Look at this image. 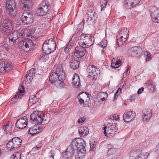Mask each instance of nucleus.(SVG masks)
I'll return each instance as SVG.
<instances>
[{
    "label": "nucleus",
    "mask_w": 159,
    "mask_h": 159,
    "mask_svg": "<svg viewBox=\"0 0 159 159\" xmlns=\"http://www.w3.org/2000/svg\"><path fill=\"white\" fill-rule=\"evenodd\" d=\"M144 89L143 87L141 88L140 89H139L137 92V93L138 94H139L141 93L144 90Z\"/></svg>",
    "instance_id": "nucleus-57"
},
{
    "label": "nucleus",
    "mask_w": 159,
    "mask_h": 159,
    "mask_svg": "<svg viewBox=\"0 0 159 159\" xmlns=\"http://www.w3.org/2000/svg\"><path fill=\"white\" fill-rule=\"evenodd\" d=\"M107 97L108 95L107 93L101 92L98 93L97 98H95L94 101L99 104H101L103 102L106 101Z\"/></svg>",
    "instance_id": "nucleus-19"
},
{
    "label": "nucleus",
    "mask_w": 159,
    "mask_h": 159,
    "mask_svg": "<svg viewBox=\"0 0 159 159\" xmlns=\"http://www.w3.org/2000/svg\"><path fill=\"white\" fill-rule=\"evenodd\" d=\"M3 22L4 25H6L7 24H8L9 22V20L7 18H5V19H3Z\"/></svg>",
    "instance_id": "nucleus-53"
},
{
    "label": "nucleus",
    "mask_w": 159,
    "mask_h": 159,
    "mask_svg": "<svg viewBox=\"0 0 159 159\" xmlns=\"http://www.w3.org/2000/svg\"><path fill=\"white\" fill-rule=\"evenodd\" d=\"M12 128L11 125H10L9 124H7L5 126L4 128V130L6 133H10L11 130Z\"/></svg>",
    "instance_id": "nucleus-41"
},
{
    "label": "nucleus",
    "mask_w": 159,
    "mask_h": 159,
    "mask_svg": "<svg viewBox=\"0 0 159 159\" xmlns=\"http://www.w3.org/2000/svg\"><path fill=\"white\" fill-rule=\"evenodd\" d=\"M24 92V88L23 86H20L17 93L15 95V98L16 99L20 98Z\"/></svg>",
    "instance_id": "nucleus-31"
},
{
    "label": "nucleus",
    "mask_w": 159,
    "mask_h": 159,
    "mask_svg": "<svg viewBox=\"0 0 159 159\" xmlns=\"http://www.w3.org/2000/svg\"><path fill=\"white\" fill-rule=\"evenodd\" d=\"M86 51L85 48H83L78 45L75 48L74 55L77 58H81L85 55Z\"/></svg>",
    "instance_id": "nucleus-16"
},
{
    "label": "nucleus",
    "mask_w": 159,
    "mask_h": 159,
    "mask_svg": "<svg viewBox=\"0 0 159 159\" xmlns=\"http://www.w3.org/2000/svg\"><path fill=\"white\" fill-rule=\"evenodd\" d=\"M1 46H2V47H5V43L4 42H2V43L0 44Z\"/></svg>",
    "instance_id": "nucleus-64"
},
{
    "label": "nucleus",
    "mask_w": 159,
    "mask_h": 159,
    "mask_svg": "<svg viewBox=\"0 0 159 159\" xmlns=\"http://www.w3.org/2000/svg\"><path fill=\"white\" fill-rule=\"evenodd\" d=\"M21 18L23 22L26 24H29L32 22L33 15L30 13L25 12L23 13Z\"/></svg>",
    "instance_id": "nucleus-15"
},
{
    "label": "nucleus",
    "mask_w": 159,
    "mask_h": 159,
    "mask_svg": "<svg viewBox=\"0 0 159 159\" xmlns=\"http://www.w3.org/2000/svg\"><path fill=\"white\" fill-rule=\"evenodd\" d=\"M1 28L2 29V33L5 34L9 33L10 32V28L8 27V25H2L1 26Z\"/></svg>",
    "instance_id": "nucleus-33"
},
{
    "label": "nucleus",
    "mask_w": 159,
    "mask_h": 159,
    "mask_svg": "<svg viewBox=\"0 0 159 159\" xmlns=\"http://www.w3.org/2000/svg\"><path fill=\"white\" fill-rule=\"evenodd\" d=\"M111 159H118V157L117 155H115L113 156Z\"/></svg>",
    "instance_id": "nucleus-63"
},
{
    "label": "nucleus",
    "mask_w": 159,
    "mask_h": 159,
    "mask_svg": "<svg viewBox=\"0 0 159 159\" xmlns=\"http://www.w3.org/2000/svg\"><path fill=\"white\" fill-rule=\"evenodd\" d=\"M142 118L143 121L149 120L152 117L151 110L149 109H144L142 111Z\"/></svg>",
    "instance_id": "nucleus-20"
},
{
    "label": "nucleus",
    "mask_w": 159,
    "mask_h": 159,
    "mask_svg": "<svg viewBox=\"0 0 159 159\" xmlns=\"http://www.w3.org/2000/svg\"><path fill=\"white\" fill-rule=\"evenodd\" d=\"M70 55L69 53H64L63 54V56L62 57L63 59L64 60H65L67 59L70 57Z\"/></svg>",
    "instance_id": "nucleus-50"
},
{
    "label": "nucleus",
    "mask_w": 159,
    "mask_h": 159,
    "mask_svg": "<svg viewBox=\"0 0 159 159\" xmlns=\"http://www.w3.org/2000/svg\"><path fill=\"white\" fill-rule=\"evenodd\" d=\"M79 133L81 137H84L87 135L89 133V129L86 127H81L79 128Z\"/></svg>",
    "instance_id": "nucleus-27"
},
{
    "label": "nucleus",
    "mask_w": 159,
    "mask_h": 159,
    "mask_svg": "<svg viewBox=\"0 0 159 159\" xmlns=\"http://www.w3.org/2000/svg\"><path fill=\"white\" fill-rule=\"evenodd\" d=\"M20 154L18 152H15L11 157V159H20Z\"/></svg>",
    "instance_id": "nucleus-46"
},
{
    "label": "nucleus",
    "mask_w": 159,
    "mask_h": 159,
    "mask_svg": "<svg viewBox=\"0 0 159 159\" xmlns=\"http://www.w3.org/2000/svg\"><path fill=\"white\" fill-rule=\"evenodd\" d=\"M124 5L126 8L129 9H131L135 6L130 0H125L124 1Z\"/></svg>",
    "instance_id": "nucleus-34"
},
{
    "label": "nucleus",
    "mask_w": 159,
    "mask_h": 159,
    "mask_svg": "<svg viewBox=\"0 0 159 159\" xmlns=\"http://www.w3.org/2000/svg\"><path fill=\"white\" fill-rule=\"evenodd\" d=\"M97 141L96 140H92L90 141V148L93 150L96 146Z\"/></svg>",
    "instance_id": "nucleus-40"
},
{
    "label": "nucleus",
    "mask_w": 159,
    "mask_h": 159,
    "mask_svg": "<svg viewBox=\"0 0 159 159\" xmlns=\"http://www.w3.org/2000/svg\"><path fill=\"white\" fill-rule=\"evenodd\" d=\"M29 133L32 135H34L37 133L39 132L38 129L37 125H34L33 127L30 128L29 130Z\"/></svg>",
    "instance_id": "nucleus-35"
},
{
    "label": "nucleus",
    "mask_w": 159,
    "mask_h": 159,
    "mask_svg": "<svg viewBox=\"0 0 159 159\" xmlns=\"http://www.w3.org/2000/svg\"><path fill=\"white\" fill-rule=\"evenodd\" d=\"M62 80H58L54 83V85L59 88H63L64 87L65 84L63 82Z\"/></svg>",
    "instance_id": "nucleus-38"
},
{
    "label": "nucleus",
    "mask_w": 159,
    "mask_h": 159,
    "mask_svg": "<svg viewBox=\"0 0 159 159\" xmlns=\"http://www.w3.org/2000/svg\"><path fill=\"white\" fill-rule=\"evenodd\" d=\"M32 5V1L30 0H23L21 6H23L24 9L28 10L30 8Z\"/></svg>",
    "instance_id": "nucleus-28"
},
{
    "label": "nucleus",
    "mask_w": 159,
    "mask_h": 159,
    "mask_svg": "<svg viewBox=\"0 0 159 159\" xmlns=\"http://www.w3.org/2000/svg\"><path fill=\"white\" fill-rule=\"evenodd\" d=\"M141 52V49L137 47H134L129 50V54L131 56H136L140 54Z\"/></svg>",
    "instance_id": "nucleus-25"
},
{
    "label": "nucleus",
    "mask_w": 159,
    "mask_h": 159,
    "mask_svg": "<svg viewBox=\"0 0 159 159\" xmlns=\"http://www.w3.org/2000/svg\"><path fill=\"white\" fill-rule=\"evenodd\" d=\"M123 124L118 123H108L104 128V132L107 137L113 136L117 132H119L124 129L125 127Z\"/></svg>",
    "instance_id": "nucleus-1"
},
{
    "label": "nucleus",
    "mask_w": 159,
    "mask_h": 159,
    "mask_svg": "<svg viewBox=\"0 0 159 159\" xmlns=\"http://www.w3.org/2000/svg\"><path fill=\"white\" fill-rule=\"evenodd\" d=\"M86 97L87 93H86L82 92L79 94L78 96V98L80 104H83V105L86 104Z\"/></svg>",
    "instance_id": "nucleus-26"
},
{
    "label": "nucleus",
    "mask_w": 159,
    "mask_h": 159,
    "mask_svg": "<svg viewBox=\"0 0 159 159\" xmlns=\"http://www.w3.org/2000/svg\"><path fill=\"white\" fill-rule=\"evenodd\" d=\"M107 41L105 39H104V40H103L102 41H101L98 44V45H99L102 48H104L107 46Z\"/></svg>",
    "instance_id": "nucleus-48"
},
{
    "label": "nucleus",
    "mask_w": 159,
    "mask_h": 159,
    "mask_svg": "<svg viewBox=\"0 0 159 159\" xmlns=\"http://www.w3.org/2000/svg\"><path fill=\"white\" fill-rule=\"evenodd\" d=\"M156 151L157 153H159V143L156 147Z\"/></svg>",
    "instance_id": "nucleus-61"
},
{
    "label": "nucleus",
    "mask_w": 159,
    "mask_h": 159,
    "mask_svg": "<svg viewBox=\"0 0 159 159\" xmlns=\"http://www.w3.org/2000/svg\"><path fill=\"white\" fill-rule=\"evenodd\" d=\"M76 152H77L78 158L80 159L84 156L86 149L85 143L83 139L77 138L73 140L70 144Z\"/></svg>",
    "instance_id": "nucleus-2"
},
{
    "label": "nucleus",
    "mask_w": 159,
    "mask_h": 159,
    "mask_svg": "<svg viewBox=\"0 0 159 159\" xmlns=\"http://www.w3.org/2000/svg\"><path fill=\"white\" fill-rule=\"evenodd\" d=\"M119 90H117V91L116 92L115 94V96H114V99H116V97H117L118 94H119Z\"/></svg>",
    "instance_id": "nucleus-59"
},
{
    "label": "nucleus",
    "mask_w": 159,
    "mask_h": 159,
    "mask_svg": "<svg viewBox=\"0 0 159 159\" xmlns=\"http://www.w3.org/2000/svg\"><path fill=\"white\" fill-rule=\"evenodd\" d=\"M7 11L11 16H15L16 14L17 8L15 2L14 0H10L6 3Z\"/></svg>",
    "instance_id": "nucleus-8"
},
{
    "label": "nucleus",
    "mask_w": 159,
    "mask_h": 159,
    "mask_svg": "<svg viewBox=\"0 0 159 159\" xmlns=\"http://www.w3.org/2000/svg\"><path fill=\"white\" fill-rule=\"evenodd\" d=\"M41 124V123L39 124L38 123V124H37V125L38 126V131H39L40 130H41L43 127V124L40 125V126H39V124L40 125Z\"/></svg>",
    "instance_id": "nucleus-56"
},
{
    "label": "nucleus",
    "mask_w": 159,
    "mask_h": 159,
    "mask_svg": "<svg viewBox=\"0 0 159 159\" xmlns=\"http://www.w3.org/2000/svg\"><path fill=\"white\" fill-rule=\"evenodd\" d=\"M107 1L106 0H102L100 2L101 11L104 10L106 7L107 3Z\"/></svg>",
    "instance_id": "nucleus-44"
},
{
    "label": "nucleus",
    "mask_w": 159,
    "mask_h": 159,
    "mask_svg": "<svg viewBox=\"0 0 159 159\" xmlns=\"http://www.w3.org/2000/svg\"><path fill=\"white\" fill-rule=\"evenodd\" d=\"M20 33H18L17 31H14L10 34L9 36V41L10 45H13L15 43L16 40L20 36Z\"/></svg>",
    "instance_id": "nucleus-22"
},
{
    "label": "nucleus",
    "mask_w": 159,
    "mask_h": 159,
    "mask_svg": "<svg viewBox=\"0 0 159 159\" xmlns=\"http://www.w3.org/2000/svg\"><path fill=\"white\" fill-rule=\"evenodd\" d=\"M87 72L89 74V76H93L95 78L96 76L98 75L99 71L96 67L93 66H89L87 69Z\"/></svg>",
    "instance_id": "nucleus-18"
},
{
    "label": "nucleus",
    "mask_w": 159,
    "mask_h": 159,
    "mask_svg": "<svg viewBox=\"0 0 159 159\" xmlns=\"http://www.w3.org/2000/svg\"><path fill=\"white\" fill-rule=\"evenodd\" d=\"M72 47L71 43H69L68 45L64 48V53H69V52Z\"/></svg>",
    "instance_id": "nucleus-47"
},
{
    "label": "nucleus",
    "mask_w": 159,
    "mask_h": 159,
    "mask_svg": "<svg viewBox=\"0 0 159 159\" xmlns=\"http://www.w3.org/2000/svg\"><path fill=\"white\" fill-rule=\"evenodd\" d=\"M35 29L33 26H30L28 29H25L21 33L22 37L24 39H30L32 34L35 32Z\"/></svg>",
    "instance_id": "nucleus-10"
},
{
    "label": "nucleus",
    "mask_w": 159,
    "mask_h": 159,
    "mask_svg": "<svg viewBox=\"0 0 159 159\" xmlns=\"http://www.w3.org/2000/svg\"><path fill=\"white\" fill-rule=\"evenodd\" d=\"M73 85L75 86L79 87L81 85L80 84V80L79 76L77 75H75L72 78Z\"/></svg>",
    "instance_id": "nucleus-29"
},
{
    "label": "nucleus",
    "mask_w": 159,
    "mask_h": 159,
    "mask_svg": "<svg viewBox=\"0 0 159 159\" xmlns=\"http://www.w3.org/2000/svg\"><path fill=\"white\" fill-rule=\"evenodd\" d=\"M148 155V152H142L138 149H134L130 154V159H147Z\"/></svg>",
    "instance_id": "nucleus-6"
},
{
    "label": "nucleus",
    "mask_w": 159,
    "mask_h": 159,
    "mask_svg": "<svg viewBox=\"0 0 159 159\" xmlns=\"http://www.w3.org/2000/svg\"><path fill=\"white\" fill-rule=\"evenodd\" d=\"M85 120V118L84 117H81L78 120V123L79 124L82 123Z\"/></svg>",
    "instance_id": "nucleus-54"
},
{
    "label": "nucleus",
    "mask_w": 159,
    "mask_h": 159,
    "mask_svg": "<svg viewBox=\"0 0 159 159\" xmlns=\"http://www.w3.org/2000/svg\"><path fill=\"white\" fill-rule=\"evenodd\" d=\"M56 45L55 42L52 39L46 40L42 45V50L44 53L49 54L56 49Z\"/></svg>",
    "instance_id": "nucleus-4"
},
{
    "label": "nucleus",
    "mask_w": 159,
    "mask_h": 159,
    "mask_svg": "<svg viewBox=\"0 0 159 159\" xmlns=\"http://www.w3.org/2000/svg\"><path fill=\"white\" fill-rule=\"evenodd\" d=\"M45 114L43 113H39L38 111H34L30 115V120L39 124L41 123L44 120Z\"/></svg>",
    "instance_id": "nucleus-9"
},
{
    "label": "nucleus",
    "mask_w": 159,
    "mask_h": 159,
    "mask_svg": "<svg viewBox=\"0 0 159 159\" xmlns=\"http://www.w3.org/2000/svg\"><path fill=\"white\" fill-rule=\"evenodd\" d=\"M91 19V17L90 16V15H89V13L88 14V18L87 20L88 22H92V20Z\"/></svg>",
    "instance_id": "nucleus-58"
},
{
    "label": "nucleus",
    "mask_w": 159,
    "mask_h": 159,
    "mask_svg": "<svg viewBox=\"0 0 159 159\" xmlns=\"http://www.w3.org/2000/svg\"><path fill=\"white\" fill-rule=\"evenodd\" d=\"M135 113L134 111H126L123 115V120L125 122H129L135 118Z\"/></svg>",
    "instance_id": "nucleus-12"
},
{
    "label": "nucleus",
    "mask_w": 159,
    "mask_h": 159,
    "mask_svg": "<svg viewBox=\"0 0 159 159\" xmlns=\"http://www.w3.org/2000/svg\"><path fill=\"white\" fill-rule=\"evenodd\" d=\"M127 32V28H124V29L120 31V33L124 34H126V35H128Z\"/></svg>",
    "instance_id": "nucleus-52"
},
{
    "label": "nucleus",
    "mask_w": 159,
    "mask_h": 159,
    "mask_svg": "<svg viewBox=\"0 0 159 159\" xmlns=\"http://www.w3.org/2000/svg\"><path fill=\"white\" fill-rule=\"evenodd\" d=\"M107 148L108 149L107 153L109 155H113L116 152V149L113 148L112 146L110 144L108 145Z\"/></svg>",
    "instance_id": "nucleus-37"
},
{
    "label": "nucleus",
    "mask_w": 159,
    "mask_h": 159,
    "mask_svg": "<svg viewBox=\"0 0 159 159\" xmlns=\"http://www.w3.org/2000/svg\"><path fill=\"white\" fill-rule=\"evenodd\" d=\"M125 80H124L123 79L121 80V82L120 83V84L121 85H122V86L123 87L124 85L125 84Z\"/></svg>",
    "instance_id": "nucleus-60"
},
{
    "label": "nucleus",
    "mask_w": 159,
    "mask_h": 159,
    "mask_svg": "<svg viewBox=\"0 0 159 159\" xmlns=\"http://www.w3.org/2000/svg\"><path fill=\"white\" fill-rule=\"evenodd\" d=\"M64 72L63 71V66L62 64L58 65L56 68V73L52 72L50 75L49 80L52 84H54L55 82L58 80H65Z\"/></svg>",
    "instance_id": "nucleus-3"
},
{
    "label": "nucleus",
    "mask_w": 159,
    "mask_h": 159,
    "mask_svg": "<svg viewBox=\"0 0 159 159\" xmlns=\"http://www.w3.org/2000/svg\"><path fill=\"white\" fill-rule=\"evenodd\" d=\"M49 10V4L46 1L42 2L39 6L37 11V14L42 16L46 14Z\"/></svg>",
    "instance_id": "nucleus-7"
},
{
    "label": "nucleus",
    "mask_w": 159,
    "mask_h": 159,
    "mask_svg": "<svg viewBox=\"0 0 159 159\" xmlns=\"http://www.w3.org/2000/svg\"><path fill=\"white\" fill-rule=\"evenodd\" d=\"M152 20L155 23H159V9L156 7H152L150 9Z\"/></svg>",
    "instance_id": "nucleus-13"
},
{
    "label": "nucleus",
    "mask_w": 159,
    "mask_h": 159,
    "mask_svg": "<svg viewBox=\"0 0 159 159\" xmlns=\"http://www.w3.org/2000/svg\"><path fill=\"white\" fill-rule=\"evenodd\" d=\"M144 54L146 56V61H149L151 59V54L148 52H146Z\"/></svg>",
    "instance_id": "nucleus-51"
},
{
    "label": "nucleus",
    "mask_w": 159,
    "mask_h": 159,
    "mask_svg": "<svg viewBox=\"0 0 159 159\" xmlns=\"http://www.w3.org/2000/svg\"><path fill=\"white\" fill-rule=\"evenodd\" d=\"M50 152L52 155L51 156V157H52L53 158H54V155L53 154V150H51L50 151Z\"/></svg>",
    "instance_id": "nucleus-62"
},
{
    "label": "nucleus",
    "mask_w": 159,
    "mask_h": 159,
    "mask_svg": "<svg viewBox=\"0 0 159 159\" xmlns=\"http://www.w3.org/2000/svg\"><path fill=\"white\" fill-rule=\"evenodd\" d=\"M118 115L117 114H113L112 115L110 116L109 119L110 120H116L118 119Z\"/></svg>",
    "instance_id": "nucleus-49"
},
{
    "label": "nucleus",
    "mask_w": 159,
    "mask_h": 159,
    "mask_svg": "<svg viewBox=\"0 0 159 159\" xmlns=\"http://www.w3.org/2000/svg\"><path fill=\"white\" fill-rule=\"evenodd\" d=\"M27 125L26 119L20 118L18 119L16 124V126L18 128L23 129L25 128Z\"/></svg>",
    "instance_id": "nucleus-21"
},
{
    "label": "nucleus",
    "mask_w": 159,
    "mask_h": 159,
    "mask_svg": "<svg viewBox=\"0 0 159 159\" xmlns=\"http://www.w3.org/2000/svg\"><path fill=\"white\" fill-rule=\"evenodd\" d=\"M72 147L71 145H70L66 151L62 152V155L65 159H70L73 154L76 157H78L77 152H76L75 150Z\"/></svg>",
    "instance_id": "nucleus-11"
},
{
    "label": "nucleus",
    "mask_w": 159,
    "mask_h": 159,
    "mask_svg": "<svg viewBox=\"0 0 159 159\" xmlns=\"http://www.w3.org/2000/svg\"><path fill=\"white\" fill-rule=\"evenodd\" d=\"M79 62L77 60L72 59L70 62V67L73 70H76L79 67Z\"/></svg>",
    "instance_id": "nucleus-30"
},
{
    "label": "nucleus",
    "mask_w": 159,
    "mask_h": 159,
    "mask_svg": "<svg viewBox=\"0 0 159 159\" xmlns=\"http://www.w3.org/2000/svg\"><path fill=\"white\" fill-rule=\"evenodd\" d=\"M19 47L26 52L28 51L32 47L33 43L31 40L27 42L20 41L18 43Z\"/></svg>",
    "instance_id": "nucleus-14"
},
{
    "label": "nucleus",
    "mask_w": 159,
    "mask_h": 159,
    "mask_svg": "<svg viewBox=\"0 0 159 159\" xmlns=\"http://www.w3.org/2000/svg\"><path fill=\"white\" fill-rule=\"evenodd\" d=\"M89 15H90V16L91 17V19L92 20V22H93L97 18V15L94 12L91 11L89 12Z\"/></svg>",
    "instance_id": "nucleus-45"
},
{
    "label": "nucleus",
    "mask_w": 159,
    "mask_h": 159,
    "mask_svg": "<svg viewBox=\"0 0 159 159\" xmlns=\"http://www.w3.org/2000/svg\"><path fill=\"white\" fill-rule=\"evenodd\" d=\"M11 69V65L8 62L4 61L0 64V72H2L4 71L5 72L8 71Z\"/></svg>",
    "instance_id": "nucleus-24"
},
{
    "label": "nucleus",
    "mask_w": 159,
    "mask_h": 159,
    "mask_svg": "<svg viewBox=\"0 0 159 159\" xmlns=\"http://www.w3.org/2000/svg\"><path fill=\"white\" fill-rule=\"evenodd\" d=\"M121 61L120 59L116 60L114 59V61L112 60L111 62V66L113 68H116L119 67L121 65Z\"/></svg>",
    "instance_id": "nucleus-32"
},
{
    "label": "nucleus",
    "mask_w": 159,
    "mask_h": 159,
    "mask_svg": "<svg viewBox=\"0 0 159 159\" xmlns=\"http://www.w3.org/2000/svg\"><path fill=\"white\" fill-rule=\"evenodd\" d=\"M87 37V34H81L80 36L79 39L78 40V45L79 46H83V44H84V39H85V38Z\"/></svg>",
    "instance_id": "nucleus-36"
},
{
    "label": "nucleus",
    "mask_w": 159,
    "mask_h": 159,
    "mask_svg": "<svg viewBox=\"0 0 159 159\" xmlns=\"http://www.w3.org/2000/svg\"><path fill=\"white\" fill-rule=\"evenodd\" d=\"M132 2V4H134V6L137 4L140 1V0H130Z\"/></svg>",
    "instance_id": "nucleus-55"
},
{
    "label": "nucleus",
    "mask_w": 159,
    "mask_h": 159,
    "mask_svg": "<svg viewBox=\"0 0 159 159\" xmlns=\"http://www.w3.org/2000/svg\"><path fill=\"white\" fill-rule=\"evenodd\" d=\"M35 75V70L32 69L28 72L26 77L25 80V81L26 84H30L31 81Z\"/></svg>",
    "instance_id": "nucleus-23"
},
{
    "label": "nucleus",
    "mask_w": 159,
    "mask_h": 159,
    "mask_svg": "<svg viewBox=\"0 0 159 159\" xmlns=\"http://www.w3.org/2000/svg\"><path fill=\"white\" fill-rule=\"evenodd\" d=\"M94 39L89 34H87V37L84 39V44L82 47L83 48H88L91 46L93 43Z\"/></svg>",
    "instance_id": "nucleus-17"
},
{
    "label": "nucleus",
    "mask_w": 159,
    "mask_h": 159,
    "mask_svg": "<svg viewBox=\"0 0 159 159\" xmlns=\"http://www.w3.org/2000/svg\"><path fill=\"white\" fill-rule=\"evenodd\" d=\"M126 37L127 36L126 35ZM127 37L124 38L123 37L121 36L120 38L118 40L117 45L119 47L121 46L123 44L126 40Z\"/></svg>",
    "instance_id": "nucleus-39"
},
{
    "label": "nucleus",
    "mask_w": 159,
    "mask_h": 159,
    "mask_svg": "<svg viewBox=\"0 0 159 159\" xmlns=\"http://www.w3.org/2000/svg\"><path fill=\"white\" fill-rule=\"evenodd\" d=\"M45 54H42L40 55L39 58L40 60L43 61H47L48 58V54L45 53Z\"/></svg>",
    "instance_id": "nucleus-42"
},
{
    "label": "nucleus",
    "mask_w": 159,
    "mask_h": 159,
    "mask_svg": "<svg viewBox=\"0 0 159 159\" xmlns=\"http://www.w3.org/2000/svg\"><path fill=\"white\" fill-rule=\"evenodd\" d=\"M22 140L19 137H14L11 139L7 145L8 150L10 151H15L17 150L21 145Z\"/></svg>",
    "instance_id": "nucleus-5"
},
{
    "label": "nucleus",
    "mask_w": 159,
    "mask_h": 159,
    "mask_svg": "<svg viewBox=\"0 0 159 159\" xmlns=\"http://www.w3.org/2000/svg\"><path fill=\"white\" fill-rule=\"evenodd\" d=\"M37 100V98L34 95H32L30 96L29 101L32 104H35Z\"/></svg>",
    "instance_id": "nucleus-43"
}]
</instances>
